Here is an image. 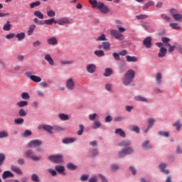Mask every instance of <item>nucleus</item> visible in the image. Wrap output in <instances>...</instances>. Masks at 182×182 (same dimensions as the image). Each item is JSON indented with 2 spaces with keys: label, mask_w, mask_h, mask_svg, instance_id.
Returning a JSON list of instances; mask_svg holds the SVG:
<instances>
[{
  "label": "nucleus",
  "mask_w": 182,
  "mask_h": 182,
  "mask_svg": "<svg viewBox=\"0 0 182 182\" xmlns=\"http://www.w3.org/2000/svg\"><path fill=\"white\" fill-rule=\"evenodd\" d=\"M90 4L93 9H99L102 14H108L109 12V7L102 2H98L97 0H90Z\"/></svg>",
  "instance_id": "nucleus-1"
},
{
  "label": "nucleus",
  "mask_w": 182,
  "mask_h": 182,
  "mask_svg": "<svg viewBox=\"0 0 182 182\" xmlns=\"http://www.w3.org/2000/svg\"><path fill=\"white\" fill-rule=\"evenodd\" d=\"M135 71L133 70H127V73L124 74L122 78V83L124 86H129L133 82L135 78Z\"/></svg>",
  "instance_id": "nucleus-2"
},
{
  "label": "nucleus",
  "mask_w": 182,
  "mask_h": 182,
  "mask_svg": "<svg viewBox=\"0 0 182 182\" xmlns=\"http://www.w3.org/2000/svg\"><path fill=\"white\" fill-rule=\"evenodd\" d=\"M25 158L36 162L41 161V159H42L41 156H36L35 155V152H33V151L31 149H28L27 151H26Z\"/></svg>",
  "instance_id": "nucleus-3"
},
{
  "label": "nucleus",
  "mask_w": 182,
  "mask_h": 182,
  "mask_svg": "<svg viewBox=\"0 0 182 182\" xmlns=\"http://www.w3.org/2000/svg\"><path fill=\"white\" fill-rule=\"evenodd\" d=\"M48 159L54 164H61L63 162V156L61 154L50 155Z\"/></svg>",
  "instance_id": "nucleus-4"
},
{
  "label": "nucleus",
  "mask_w": 182,
  "mask_h": 182,
  "mask_svg": "<svg viewBox=\"0 0 182 182\" xmlns=\"http://www.w3.org/2000/svg\"><path fill=\"white\" fill-rule=\"evenodd\" d=\"M133 153V149L130 147L125 148L118 153L119 158H124L127 155H130Z\"/></svg>",
  "instance_id": "nucleus-5"
},
{
  "label": "nucleus",
  "mask_w": 182,
  "mask_h": 182,
  "mask_svg": "<svg viewBox=\"0 0 182 182\" xmlns=\"http://www.w3.org/2000/svg\"><path fill=\"white\" fill-rule=\"evenodd\" d=\"M109 33L112 36H114V38H116L119 41L124 40V36H123V34H121L120 32H119L116 30L112 29L109 31Z\"/></svg>",
  "instance_id": "nucleus-6"
},
{
  "label": "nucleus",
  "mask_w": 182,
  "mask_h": 182,
  "mask_svg": "<svg viewBox=\"0 0 182 182\" xmlns=\"http://www.w3.org/2000/svg\"><path fill=\"white\" fill-rule=\"evenodd\" d=\"M42 144V141L38 139L31 140L28 143V147L33 148L40 146Z\"/></svg>",
  "instance_id": "nucleus-7"
},
{
  "label": "nucleus",
  "mask_w": 182,
  "mask_h": 182,
  "mask_svg": "<svg viewBox=\"0 0 182 182\" xmlns=\"http://www.w3.org/2000/svg\"><path fill=\"white\" fill-rule=\"evenodd\" d=\"M54 23H58L60 26H64L66 24H70V20L68 18L64 17L61 18V19H58V21L54 22Z\"/></svg>",
  "instance_id": "nucleus-8"
},
{
  "label": "nucleus",
  "mask_w": 182,
  "mask_h": 182,
  "mask_svg": "<svg viewBox=\"0 0 182 182\" xmlns=\"http://www.w3.org/2000/svg\"><path fill=\"white\" fill-rule=\"evenodd\" d=\"M38 129L46 131L47 132L49 133V134H53V132H51L53 130V127L51 126L46 124L41 125L38 127Z\"/></svg>",
  "instance_id": "nucleus-9"
},
{
  "label": "nucleus",
  "mask_w": 182,
  "mask_h": 182,
  "mask_svg": "<svg viewBox=\"0 0 182 182\" xmlns=\"http://www.w3.org/2000/svg\"><path fill=\"white\" fill-rule=\"evenodd\" d=\"M143 46H145L146 48H151V37H146L143 41Z\"/></svg>",
  "instance_id": "nucleus-10"
},
{
  "label": "nucleus",
  "mask_w": 182,
  "mask_h": 182,
  "mask_svg": "<svg viewBox=\"0 0 182 182\" xmlns=\"http://www.w3.org/2000/svg\"><path fill=\"white\" fill-rule=\"evenodd\" d=\"M66 87L68 90H73V88H75V82L72 78L68 79V80L66 81Z\"/></svg>",
  "instance_id": "nucleus-11"
},
{
  "label": "nucleus",
  "mask_w": 182,
  "mask_h": 182,
  "mask_svg": "<svg viewBox=\"0 0 182 182\" xmlns=\"http://www.w3.org/2000/svg\"><path fill=\"white\" fill-rule=\"evenodd\" d=\"M86 70L88 73H95L96 72V65L95 64H90L86 67Z\"/></svg>",
  "instance_id": "nucleus-12"
},
{
  "label": "nucleus",
  "mask_w": 182,
  "mask_h": 182,
  "mask_svg": "<svg viewBox=\"0 0 182 182\" xmlns=\"http://www.w3.org/2000/svg\"><path fill=\"white\" fill-rule=\"evenodd\" d=\"M44 58H45V60H46L50 65L53 66L55 65V61H53V58H51L50 54H46Z\"/></svg>",
  "instance_id": "nucleus-13"
},
{
  "label": "nucleus",
  "mask_w": 182,
  "mask_h": 182,
  "mask_svg": "<svg viewBox=\"0 0 182 182\" xmlns=\"http://www.w3.org/2000/svg\"><path fill=\"white\" fill-rule=\"evenodd\" d=\"M149 125L147 126L146 129H145V133H148L149 130L154 125L155 119L153 118H149L148 119Z\"/></svg>",
  "instance_id": "nucleus-14"
},
{
  "label": "nucleus",
  "mask_w": 182,
  "mask_h": 182,
  "mask_svg": "<svg viewBox=\"0 0 182 182\" xmlns=\"http://www.w3.org/2000/svg\"><path fill=\"white\" fill-rule=\"evenodd\" d=\"M155 5V2L152 0H149L147 1V3H145V4L143 6V11H146L149 8H150L152 6Z\"/></svg>",
  "instance_id": "nucleus-15"
},
{
  "label": "nucleus",
  "mask_w": 182,
  "mask_h": 182,
  "mask_svg": "<svg viewBox=\"0 0 182 182\" xmlns=\"http://www.w3.org/2000/svg\"><path fill=\"white\" fill-rule=\"evenodd\" d=\"M47 44L49 46H56L58 44V40L55 37L48 38V40H47Z\"/></svg>",
  "instance_id": "nucleus-16"
},
{
  "label": "nucleus",
  "mask_w": 182,
  "mask_h": 182,
  "mask_svg": "<svg viewBox=\"0 0 182 182\" xmlns=\"http://www.w3.org/2000/svg\"><path fill=\"white\" fill-rule=\"evenodd\" d=\"M11 170L13 172L16 173L18 175H22L23 172L21 168L16 166L11 165Z\"/></svg>",
  "instance_id": "nucleus-17"
},
{
  "label": "nucleus",
  "mask_w": 182,
  "mask_h": 182,
  "mask_svg": "<svg viewBox=\"0 0 182 182\" xmlns=\"http://www.w3.org/2000/svg\"><path fill=\"white\" fill-rule=\"evenodd\" d=\"M74 141H76V139L71 138V137H67L62 140V143L64 144H68L73 143Z\"/></svg>",
  "instance_id": "nucleus-18"
},
{
  "label": "nucleus",
  "mask_w": 182,
  "mask_h": 182,
  "mask_svg": "<svg viewBox=\"0 0 182 182\" xmlns=\"http://www.w3.org/2000/svg\"><path fill=\"white\" fill-rule=\"evenodd\" d=\"M55 171H57L58 173L65 176V173L64 172L65 168H64L63 166H55Z\"/></svg>",
  "instance_id": "nucleus-19"
},
{
  "label": "nucleus",
  "mask_w": 182,
  "mask_h": 182,
  "mask_svg": "<svg viewBox=\"0 0 182 182\" xmlns=\"http://www.w3.org/2000/svg\"><path fill=\"white\" fill-rule=\"evenodd\" d=\"M162 83V75L161 73H158L156 75V84L159 86Z\"/></svg>",
  "instance_id": "nucleus-20"
},
{
  "label": "nucleus",
  "mask_w": 182,
  "mask_h": 182,
  "mask_svg": "<svg viewBox=\"0 0 182 182\" xmlns=\"http://www.w3.org/2000/svg\"><path fill=\"white\" fill-rule=\"evenodd\" d=\"M125 58H127V61L129 63H136L138 61V58L136 56L127 55Z\"/></svg>",
  "instance_id": "nucleus-21"
},
{
  "label": "nucleus",
  "mask_w": 182,
  "mask_h": 182,
  "mask_svg": "<svg viewBox=\"0 0 182 182\" xmlns=\"http://www.w3.org/2000/svg\"><path fill=\"white\" fill-rule=\"evenodd\" d=\"M33 16L38 18L40 20H43L44 19V15H43V13L41 12L40 11H35L33 12Z\"/></svg>",
  "instance_id": "nucleus-22"
},
{
  "label": "nucleus",
  "mask_w": 182,
  "mask_h": 182,
  "mask_svg": "<svg viewBox=\"0 0 182 182\" xmlns=\"http://www.w3.org/2000/svg\"><path fill=\"white\" fill-rule=\"evenodd\" d=\"M94 54L97 58H102L105 55V51L102 50H95Z\"/></svg>",
  "instance_id": "nucleus-23"
},
{
  "label": "nucleus",
  "mask_w": 182,
  "mask_h": 182,
  "mask_svg": "<svg viewBox=\"0 0 182 182\" xmlns=\"http://www.w3.org/2000/svg\"><path fill=\"white\" fill-rule=\"evenodd\" d=\"M103 46V50L105 51H109L110 50V43L107 41L102 42L101 44Z\"/></svg>",
  "instance_id": "nucleus-24"
},
{
  "label": "nucleus",
  "mask_w": 182,
  "mask_h": 182,
  "mask_svg": "<svg viewBox=\"0 0 182 182\" xmlns=\"http://www.w3.org/2000/svg\"><path fill=\"white\" fill-rule=\"evenodd\" d=\"M142 149L144 150H148L149 149H151V146L150 145V142L148 140H146L142 144Z\"/></svg>",
  "instance_id": "nucleus-25"
},
{
  "label": "nucleus",
  "mask_w": 182,
  "mask_h": 182,
  "mask_svg": "<svg viewBox=\"0 0 182 182\" xmlns=\"http://www.w3.org/2000/svg\"><path fill=\"white\" fill-rule=\"evenodd\" d=\"M166 49L164 48H160L159 53H158V57H159V58H162L164 56H166Z\"/></svg>",
  "instance_id": "nucleus-26"
},
{
  "label": "nucleus",
  "mask_w": 182,
  "mask_h": 182,
  "mask_svg": "<svg viewBox=\"0 0 182 182\" xmlns=\"http://www.w3.org/2000/svg\"><path fill=\"white\" fill-rule=\"evenodd\" d=\"M10 177H14V173L9 171H5V172L3 173V179L9 178Z\"/></svg>",
  "instance_id": "nucleus-27"
},
{
  "label": "nucleus",
  "mask_w": 182,
  "mask_h": 182,
  "mask_svg": "<svg viewBox=\"0 0 182 182\" xmlns=\"http://www.w3.org/2000/svg\"><path fill=\"white\" fill-rule=\"evenodd\" d=\"M36 28V26L35 24L30 25L29 29L28 30V36H31L35 31Z\"/></svg>",
  "instance_id": "nucleus-28"
},
{
  "label": "nucleus",
  "mask_w": 182,
  "mask_h": 182,
  "mask_svg": "<svg viewBox=\"0 0 182 182\" xmlns=\"http://www.w3.org/2000/svg\"><path fill=\"white\" fill-rule=\"evenodd\" d=\"M166 167V164H161L159 165V168L162 171V173H164V174H168V169H165Z\"/></svg>",
  "instance_id": "nucleus-29"
},
{
  "label": "nucleus",
  "mask_w": 182,
  "mask_h": 182,
  "mask_svg": "<svg viewBox=\"0 0 182 182\" xmlns=\"http://www.w3.org/2000/svg\"><path fill=\"white\" fill-rule=\"evenodd\" d=\"M129 145H131V141L129 140H123L119 144V146H123V147H127Z\"/></svg>",
  "instance_id": "nucleus-30"
},
{
  "label": "nucleus",
  "mask_w": 182,
  "mask_h": 182,
  "mask_svg": "<svg viewBox=\"0 0 182 182\" xmlns=\"http://www.w3.org/2000/svg\"><path fill=\"white\" fill-rule=\"evenodd\" d=\"M114 133L116 134H119V136H120L121 137H125V132H123L122 129H116V130H114Z\"/></svg>",
  "instance_id": "nucleus-31"
},
{
  "label": "nucleus",
  "mask_w": 182,
  "mask_h": 182,
  "mask_svg": "<svg viewBox=\"0 0 182 182\" xmlns=\"http://www.w3.org/2000/svg\"><path fill=\"white\" fill-rule=\"evenodd\" d=\"M11 28V24L10 23L9 21H7V22H6L5 25H4V27H3L4 31H9Z\"/></svg>",
  "instance_id": "nucleus-32"
},
{
  "label": "nucleus",
  "mask_w": 182,
  "mask_h": 182,
  "mask_svg": "<svg viewBox=\"0 0 182 182\" xmlns=\"http://www.w3.org/2000/svg\"><path fill=\"white\" fill-rule=\"evenodd\" d=\"M26 34L24 32H21V33H17L16 37L17 38L18 41H23L25 39Z\"/></svg>",
  "instance_id": "nucleus-33"
},
{
  "label": "nucleus",
  "mask_w": 182,
  "mask_h": 182,
  "mask_svg": "<svg viewBox=\"0 0 182 182\" xmlns=\"http://www.w3.org/2000/svg\"><path fill=\"white\" fill-rule=\"evenodd\" d=\"M136 101L142 102H148V99L144 98V97H141L140 95L135 97Z\"/></svg>",
  "instance_id": "nucleus-34"
},
{
  "label": "nucleus",
  "mask_w": 182,
  "mask_h": 182,
  "mask_svg": "<svg viewBox=\"0 0 182 182\" xmlns=\"http://www.w3.org/2000/svg\"><path fill=\"white\" fill-rule=\"evenodd\" d=\"M171 16L173 17V19L176 21L177 22H182V15L181 14L173 15Z\"/></svg>",
  "instance_id": "nucleus-35"
},
{
  "label": "nucleus",
  "mask_w": 182,
  "mask_h": 182,
  "mask_svg": "<svg viewBox=\"0 0 182 182\" xmlns=\"http://www.w3.org/2000/svg\"><path fill=\"white\" fill-rule=\"evenodd\" d=\"M16 105L17 107L22 108L23 107H26L27 105H28V102L27 101H21L17 102Z\"/></svg>",
  "instance_id": "nucleus-36"
},
{
  "label": "nucleus",
  "mask_w": 182,
  "mask_h": 182,
  "mask_svg": "<svg viewBox=\"0 0 182 182\" xmlns=\"http://www.w3.org/2000/svg\"><path fill=\"white\" fill-rule=\"evenodd\" d=\"M170 27L172 28V29H175V30L181 29V26L177 23H171Z\"/></svg>",
  "instance_id": "nucleus-37"
},
{
  "label": "nucleus",
  "mask_w": 182,
  "mask_h": 182,
  "mask_svg": "<svg viewBox=\"0 0 182 182\" xmlns=\"http://www.w3.org/2000/svg\"><path fill=\"white\" fill-rule=\"evenodd\" d=\"M113 74V70L111 68H106L105 73H104V76L109 77Z\"/></svg>",
  "instance_id": "nucleus-38"
},
{
  "label": "nucleus",
  "mask_w": 182,
  "mask_h": 182,
  "mask_svg": "<svg viewBox=\"0 0 182 182\" xmlns=\"http://www.w3.org/2000/svg\"><path fill=\"white\" fill-rule=\"evenodd\" d=\"M30 80L36 83H38L42 80V79L38 76H31V77H30Z\"/></svg>",
  "instance_id": "nucleus-39"
},
{
  "label": "nucleus",
  "mask_w": 182,
  "mask_h": 182,
  "mask_svg": "<svg viewBox=\"0 0 182 182\" xmlns=\"http://www.w3.org/2000/svg\"><path fill=\"white\" fill-rule=\"evenodd\" d=\"M58 118L60 119V120L66 121L68 120L70 118L68 114H58Z\"/></svg>",
  "instance_id": "nucleus-40"
},
{
  "label": "nucleus",
  "mask_w": 182,
  "mask_h": 182,
  "mask_svg": "<svg viewBox=\"0 0 182 182\" xmlns=\"http://www.w3.org/2000/svg\"><path fill=\"white\" fill-rule=\"evenodd\" d=\"M18 115H19V117H26V115H27V112H26V111H25L24 109L21 108V109H19V111H18Z\"/></svg>",
  "instance_id": "nucleus-41"
},
{
  "label": "nucleus",
  "mask_w": 182,
  "mask_h": 182,
  "mask_svg": "<svg viewBox=\"0 0 182 182\" xmlns=\"http://www.w3.org/2000/svg\"><path fill=\"white\" fill-rule=\"evenodd\" d=\"M169 12H170L171 16L181 14H178V11L176 10V9H171L169 10Z\"/></svg>",
  "instance_id": "nucleus-42"
},
{
  "label": "nucleus",
  "mask_w": 182,
  "mask_h": 182,
  "mask_svg": "<svg viewBox=\"0 0 182 182\" xmlns=\"http://www.w3.org/2000/svg\"><path fill=\"white\" fill-rule=\"evenodd\" d=\"M24 123V119L23 118H17L14 119V124L17 125L23 124Z\"/></svg>",
  "instance_id": "nucleus-43"
},
{
  "label": "nucleus",
  "mask_w": 182,
  "mask_h": 182,
  "mask_svg": "<svg viewBox=\"0 0 182 182\" xmlns=\"http://www.w3.org/2000/svg\"><path fill=\"white\" fill-rule=\"evenodd\" d=\"M176 44L175 43L173 46H171V44H166V46L168 47V53H172L173 51H174V49H176Z\"/></svg>",
  "instance_id": "nucleus-44"
},
{
  "label": "nucleus",
  "mask_w": 182,
  "mask_h": 182,
  "mask_svg": "<svg viewBox=\"0 0 182 182\" xmlns=\"http://www.w3.org/2000/svg\"><path fill=\"white\" fill-rule=\"evenodd\" d=\"M43 22L44 23V24H46V25H53V23H55V21L54 18H51V19L45 20Z\"/></svg>",
  "instance_id": "nucleus-45"
},
{
  "label": "nucleus",
  "mask_w": 182,
  "mask_h": 182,
  "mask_svg": "<svg viewBox=\"0 0 182 182\" xmlns=\"http://www.w3.org/2000/svg\"><path fill=\"white\" fill-rule=\"evenodd\" d=\"M130 129L132 132H134L135 133H139L140 132L139 127L136 125L131 126Z\"/></svg>",
  "instance_id": "nucleus-46"
},
{
  "label": "nucleus",
  "mask_w": 182,
  "mask_h": 182,
  "mask_svg": "<svg viewBox=\"0 0 182 182\" xmlns=\"http://www.w3.org/2000/svg\"><path fill=\"white\" fill-rule=\"evenodd\" d=\"M67 168L71 171H74L77 168V166L73 165L72 163H69L67 164Z\"/></svg>",
  "instance_id": "nucleus-47"
},
{
  "label": "nucleus",
  "mask_w": 182,
  "mask_h": 182,
  "mask_svg": "<svg viewBox=\"0 0 182 182\" xmlns=\"http://www.w3.org/2000/svg\"><path fill=\"white\" fill-rule=\"evenodd\" d=\"M21 99H23V100H29L31 98L28 93H27V92L21 93Z\"/></svg>",
  "instance_id": "nucleus-48"
},
{
  "label": "nucleus",
  "mask_w": 182,
  "mask_h": 182,
  "mask_svg": "<svg viewBox=\"0 0 182 182\" xmlns=\"http://www.w3.org/2000/svg\"><path fill=\"white\" fill-rule=\"evenodd\" d=\"M148 18H149V16L144 15V14L136 16V18L138 20H144V19H146Z\"/></svg>",
  "instance_id": "nucleus-49"
},
{
  "label": "nucleus",
  "mask_w": 182,
  "mask_h": 182,
  "mask_svg": "<svg viewBox=\"0 0 182 182\" xmlns=\"http://www.w3.org/2000/svg\"><path fill=\"white\" fill-rule=\"evenodd\" d=\"M40 5H41V2L40 1H36L34 3L30 4V8L31 9H33L34 8L38 7Z\"/></svg>",
  "instance_id": "nucleus-50"
},
{
  "label": "nucleus",
  "mask_w": 182,
  "mask_h": 182,
  "mask_svg": "<svg viewBox=\"0 0 182 182\" xmlns=\"http://www.w3.org/2000/svg\"><path fill=\"white\" fill-rule=\"evenodd\" d=\"M127 68V63H121L120 67L119 68L121 73H123L125 70V68Z\"/></svg>",
  "instance_id": "nucleus-51"
},
{
  "label": "nucleus",
  "mask_w": 182,
  "mask_h": 182,
  "mask_svg": "<svg viewBox=\"0 0 182 182\" xmlns=\"http://www.w3.org/2000/svg\"><path fill=\"white\" fill-rule=\"evenodd\" d=\"M101 127V123L100 121H95L94 122V126L92 127V128L94 129H97Z\"/></svg>",
  "instance_id": "nucleus-52"
},
{
  "label": "nucleus",
  "mask_w": 182,
  "mask_h": 182,
  "mask_svg": "<svg viewBox=\"0 0 182 182\" xmlns=\"http://www.w3.org/2000/svg\"><path fill=\"white\" fill-rule=\"evenodd\" d=\"M96 41H107V37H106L105 34H102L101 36L97 37Z\"/></svg>",
  "instance_id": "nucleus-53"
},
{
  "label": "nucleus",
  "mask_w": 182,
  "mask_h": 182,
  "mask_svg": "<svg viewBox=\"0 0 182 182\" xmlns=\"http://www.w3.org/2000/svg\"><path fill=\"white\" fill-rule=\"evenodd\" d=\"M33 22H34V23H36V25H38V26H43V25H44V22H43V21H39V20L38 19V18H35L33 19Z\"/></svg>",
  "instance_id": "nucleus-54"
},
{
  "label": "nucleus",
  "mask_w": 182,
  "mask_h": 182,
  "mask_svg": "<svg viewBox=\"0 0 182 182\" xmlns=\"http://www.w3.org/2000/svg\"><path fill=\"white\" fill-rule=\"evenodd\" d=\"M47 16H48L49 18H54L55 16V13L53 10H50L47 11Z\"/></svg>",
  "instance_id": "nucleus-55"
},
{
  "label": "nucleus",
  "mask_w": 182,
  "mask_h": 182,
  "mask_svg": "<svg viewBox=\"0 0 182 182\" xmlns=\"http://www.w3.org/2000/svg\"><path fill=\"white\" fill-rule=\"evenodd\" d=\"M9 135L8 132H0V139L8 137Z\"/></svg>",
  "instance_id": "nucleus-56"
},
{
  "label": "nucleus",
  "mask_w": 182,
  "mask_h": 182,
  "mask_svg": "<svg viewBox=\"0 0 182 182\" xmlns=\"http://www.w3.org/2000/svg\"><path fill=\"white\" fill-rule=\"evenodd\" d=\"M84 132V126L82 124L79 125V131H77V135L81 136Z\"/></svg>",
  "instance_id": "nucleus-57"
},
{
  "label": "nucleus",
  "mask_w": 182,
  "mask_h": 182,
  "mask_svg": "<svg viewBox=\"0 0 182 182\" xmlns=\"http://www.w3.org/2000/svg\"><path fill=\"white\" fill-rule=\"evenodd\" d=\"M31 180L33 182H39L40 180H38V176L36 173H33L31 175Z\"/></svg>",
  "instance_id": "nucleus-58"
},
{
  "label": "nucleus",
  "mask_w": 182,
  "mask_h": 182,
  "mask_svg": "<svg viewBox=\"0 0 182 182\" xmlns=\"http://www.w3.org/2000/svg\"><path fill=\"white\" fill-rule=\"evenodd\" d=\"M124 119H125V118L124 116H118V117H114V121L117 122H122Z\"/></svg>",
  "instance_id": "nucleus-59"
},
{
  "label": "nucleus",
  "mask_w": 182,
  "mask_h": 182,
  "mask_svg": "<svg viewBox=\"0 0 182 182\" xmlns=\"http://www.w3.org/2000/svg\"><path fill=\"white\" fill-rule=\"evenodd\" d=\"M173 127H176V130L179 132L181 128V122L179 121H177L176 122H175V124H173Z\"/></svg>",
  "instance_id": "nucleus-60"
},
{
  "label": "nucleus",
  "mask_w": 182,
  "mask_h": 182,
  "mask_svg": "<svg viewBox=\"0 0 182 182\" xmlns=\"http://www.w3.org/2000/svg\"><path fill=\"white\" fill-rule=\"evenodd\" d=\"M73 63V60H63L60 61V65H72Z\"/></svg>",
  "instance_id": "nucleus-61"
},
{
  "label": "nucleus",
  "mask_w": 182,
  "mask_h": 182,
  "mask_svg": "<svg viewBox=\"0 0 182 182\" xmlns=\"http://www.w3.org/2000/svg\"><path fill=\"white\" fill-rule=\"evenodd\" d=\"M6 159V155L4 154H0V166L4 164V161Z\"/></svg>",
  "instance_id": "nucleus-62"
},
{
  "label": "nucleus",
  "mask_w": 182,
  "mask_h": 182,
  "mask_svg": "<svg viewBox=\"0 0 182 182\" xmlns=\"http://www.w3.org/2000/svg\"><path fill=\"white\" fill-rule=\"evenodd\" d=\"M161 41L162 42H164V46H166L167 44H170L168 43V42H170V38H168L162 37Z\"/></svg>",
  "instance_id": "nucleus-63"
},
{
  "label": "nucleus",
  "mask_w": 182,
  "mask_h": 182,
  "mask_svg": "<svg viewBox=\"0 0 182 182\" xmlns=\"http://www.w3.org/2000/svg\"><path fill=\"white\" fill-rule=\"evenodd\" d=\"M161 18L166 21V22L171 21V18L166 14H161Z\"/></svg>",
  "instance_id": "nucleus-64"
}]
</instances>
